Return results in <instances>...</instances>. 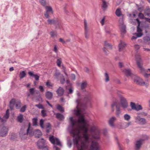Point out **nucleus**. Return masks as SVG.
Here are the masks:
<instances>
[{
    "label": "nucleus",
    "instance_id": "55",
    "mask_svg": "<svg viewBox=\"0 0 150 150\" xmlns=\"http://www.w3.org/2000/svg\"><path fill=\"white\" fill-rule=\"evenodd\" d=\"M8 110H7L6 112V114L4 116V118L7 119H8L9 117V113L8 112Z\"/></svg>",
    "mask_w": 150,
    "mask_h": 150
},
{
    "label": "nucleus",
    "instance_id": "14",
    "mask_svg": "<svg viewBox=\"0 0 150 150\" xmlns=\"http://www.w3.org/2000/svg\"><path fill=\"white\" fill-rule=\"evenodd\" d=\"M45 141L43 139H39L37 143V145L39 148H44Z\"/></svg>",
    "mask_w": 150,
    "mask_h": 150
},
{
    "label": "nucleus",
    "instance_id": "59",
    "mask_svg": "<svg viewBox=\"0 0 150 150\" xmlns=\"http://www.w3.org/2000/svg\"><path fill=\"white\" fill-rule=\"evenodd\" d=\"M44 16L45 17L47 18H50V16H49L48 12H46L44 14Z\"/></svg>",
    "mask_w": 150,
    "mask_h": 150
},
{
    "label": "nucleus",
    "instance_id": "41",
    "mask_svg": "<svg viewBox=\"0 0 150 150\" xmlns=\"http://www.w3.org/2000/svg\"><path fill=\"white\" fill-rule=\"evenodd\" d=\"M46 12H50L52 13H53V11L52 7L50 6H46Z\"/></svg>",
    "mask_w": 150,
    "mask_h": 150
},
{
    "label": "nucleus",
    "instance_id": "28",
    "mask_svg": "<svg viewBox=\"0 0 150 150\" xmlns=\"http://www.w3.org/2000/svg\"><path fill=\"white\" fill-rule=\"evenodd\" d=\"M28 74L30 76H33L36 80L38 81L39 80L40 77L37 74H34L31 71L29 72Z\"/></svg>",
    "mask_w": 150,
    "mask_h": 150
},
{
    "label": "nucleus",
    "instance_id": "17",
    "mask_svg": "<svg viewBox=\"0 0 150 150\" xmlns=\"http://www.w3.org/2000/svg\"><path fill=\"white\" fill-rule=\"evenodd\" d=\"M35 92V88H32L29 89V92H28L26 93L28 98H29L31 96L33 95Z\"/></svg>",
    "mask_w": 150,
    "mask_h": 150
},
{
    "label": "nucleus",
    "instance_id": "15",
    "mask_svg": "<svg viewBox=\"0 0 150 150\" xmlns=\"http://www.w3.org/2000/svg\"><path fill=\"white\" fill-rule=\"evenodd\" d=\"M117 119L116 117L114 116H113L110 118L108 121L109 124L112 127H114L115 125L114 124V122L116 121Z\"/></svg>",
    "mask_w": 150,
    "mask_h": 150
},
{
    "label": "nucleus",
    "instance_id": "2",
    "mask_svg": "<svg viewBox=\"0 0 150 150\" xmlns=\"http://www.w3.org/2000/svg\"><path fill=\"white\" fill-rule=\"evenodd\" d=\"M135 58L137 64L141 73L146 78L150 76V74L146 73V70L143 67V62L140 56L138 54H136L135 55Z\"/></svg>",
    "mask_w": 150,
    "mask_h": 150
},
{
    "label": "nucleus",
    "instance_id": "56",
    "mask_svg": "<svg viewBox=\"0 0 150 150\" xmlns=\"http://www.w3.org/2000/svg\"><path fill=\"white\" fill-rule=\"evenodd\" d=\"M117 143L118 144V147L119 149V150H123V148L122 146L118 142H117Z\"/></svg>",
    "mask_w": 150,
    "mask_h": 150
},
{
    "label": "nucleus",
    "instance_id": "45",
    "mask_svg": "<svg viewBox=\"0 0 150 150\" xmlns=\"http://www.w3.org/2000/svg\"><path fill=\"white\" fill-rule=\"evenodd\" d=\"M145 42L150 44V38L148 37H144V38Z\"/></svg>",
    "mask_w": 150,
    "mask_h": 150
},
{
    "label": "nucleus",
    "instance_id": "11",
    "mask_svg": "<svg viewBox=\"0 0 150 150\" xmlns=\"http://www.w3.org/2000/svg\"><path fill=\"white\" fill-rule=\"evenodd\" d=\"M121 106L124 108H126L128 106V103L126 99L123 97H120Z\"/></svg>",
    "mask_w": 150,
    "mask_h": 150
},
{
    "label": "nucleus",
    "instance_id": "49",
    "mask_svg": "<svg viewBox=\"0 0 150 150\" xmlns=\"http://www.w3.org/2000/svg\"><path fill=\"white\" fill-rule=\"evenodd\" d=\"M149 139V137L146 135H143L142 136V138L140 140H142V142H143L145 140H147Z\"/></svg>",
    "mask_w": 150,
    "mask_h": 150
},
{
    "label": "nucleus",
    "instance_id": "33",
    "mask_svg": "<svg viewBox=\"0 0 150 150\" xmlns=\"http://www.w3.org/2000/svg\"><path fill=\"white\" fill-rule=\"evenodd\" d=\"M52 38H54L57 36V33L56 31H52L50 32L49 33Z\"/></svg>",
    "mask_w": 150,
    "mask_h": 150
},
{
    "label": "nucleus",
    "instance_id": "25",
    "mask_svg": "<svg viewBox=\"0 0 150 150\" xmlns=\"http://www.w3.org/2000/svg\"><path fill=\"white\" fill-rule=\"evenodd\" d=\"M56 118L60 121L63 120L64 119V116L61 113H57L56 114Z\"/></svg>",
    "mask_w": 150,
    "mask_h": 150
},
{
    "label": "nucleus",
    "instance_id": "12",
    "mask_svg": "<svg viewBox=\"0 0 150 150\" xmlns=\"http://www.w3.org/2000/svg\"><path fill=\"white\" fill-rule=\"evenodd\" d=\"M8 131V128L6 127H2L0 132V135L1 137H5L7 135Z\"/></svg>",
    "mask_w": 150,
    "mask_h": 150
},
{
    "label": "nucleus",
    "instance_id": "13",
    "mask_svg": "<svg viewBox=\"0 0 150 150\" xmlns=\"http://www.w3.org/2000/svg\"><path fill=\"white\" fill-rule=\"evenodd\" d=\"M85 27V36L86 39H88L89 36V33L88 31V29L87 27V22L85 20L84 21Z\"/></svg>",
    "mask_w": 150,
    "mask_h": 150
},
{
    "label": "nucleus",
    "instance_id": "30",
    "mask_svg": "<svg viewBox=\"0 0 150 150\" xmlns=\"http://www.w3.org/2000/svg\"><path fill=\"white\" fill-rule=\"evenodd\" d=\"M87 83L86 81H83L81 84V88L82 90H83L87 86Z\"/></svg>",
    "mask_w": 150,
    "mask_h": 150
},
{
    "label": "nucleus",
    "instance_id": "57",
    "mask_svg": "<svg viewBox=\"0 0 150 150\" xmlns=\"http://www.w3.org/2000/svg\"><path fill=\"white\" fill-rule=\"evenodd\" d=\"M61 61L60 59H58L57 60V65L59 66L60 67L61 65Z\"/></svg>",
    "mask_w": 150,
    "mask_h": 150
},
{
    "label": "nucleus",
    "instance_id": "7",
    "mask_svg": "<svg viewBox=\"0 0 150 150\" xmlns=\"http://www.w3.org/2000/svg\"><path fill=\"white\" fill-rule=\"evenodd\" d=\"M90 148L92 150H100V149L98 143L95 141L92 142Z\"/></svg>",
    "mask_w": 150,
    "mask_h": 150
},
{
    "label": "nucleus",
    "instance_id": "42",
    "mask_svg": "<svg viewBox=\"0 0 150 150\" xmlns=\"http://www.w3.org/2000/svg\"><path fill=\"white\" fill-rule=\"evenodd\" d=\"M57 23H56L54 25L55 26V28H60L61 27V24L59 22L58 19L57 20Z\"/></svg>",
    "mask_w": 150,
    "mask_h": 150
},
{
    "label": "nucleus",
    "instance_id": "4",
    "mask_svg": "<svg viewBox=\"0 0 150 150\" xmlns=\"http://www.w3.org/2000/svg\"><path fill=\"white\" fill-rule=\"evenodd\" d=\"M132 78L134 82L138 85H142L145 84V82L141 79L135 75H132Z\"/></svg>",
    "mask_w": 150,
    "mask_h": 150
},
{
    "label": "nucleus",
    "instance_id": "37",
    "mask_svg": "<svg viewBox=\"0 0 150 150\" xmlns=\"http://www.w3.org/2000/svg\"><path fill=\"white\" fill-rule=\"evenodd\" d=\"M124 117L125 120L128 121L130 120L131 117L129 115L126 114L124 115Z\"/></svg>",
    "mask_w": 150,
    "mask_h": 150
},
{
    "label": "nucleus",
    "instance_id": "8",
    "mask_svg": "<svg viewBox=\"0 0 150 150\" xmlns=\"http://www.w3.org/2000/svg\"><path fill=\"white\" fill-rule=\"evenodd\" d=\"M74 113L76 116L79 117L77 122L79 124L82 125V123H81L79 122V120L80 118L81 119V118L82 117L84 119L85 122H86V120L84 118V115L80 114V110L79 109H77V110H74Z\"/></svg>",
    "mask_w": 150,
    "mask_h": 150
},
{
    "label": "nucleus",
    "instance_id": "22",
    "mask_svg": "<svg viewBox=\"0 0 150 150\" xmlns=\"http://www.w3.org/2000/svg\"><path fill=\"white\" fill-rule=\"evenodd\" d=\"M42 135L41 131L39 129H37L35 130L34 135L37 138H39Z\"/></svg>",
    "mask_w": 150,
    "mask_h": 150
},
{
    "label": "nucleus",
    "instance_id": "16",
    "mask_svg": "<svg viewBox=\"0 0 150 150\" xmlns=\"http://www.w3.org/2000/svg\"><path fill=\"white\" fill-rule=\"evenodd\" d=\"M104 45L105 47L103 49V51L106 54H107V52L106 50V49H107L108 50H111L112 49V46L110 44L106 42H105Z\"/></svg>",
    "mask_w": 150,
    "mask_h": 150
},
{
    "label": "nucleus",
    "instance_id": "60",
    "mask_svg": "<svg viewBox=\"0 0 150 150\" xmlns=\"http://www.w3.org/2000/svg\"><path fill=\"white\" fill-rule=\"evenodd\" d=\"M46 85L47 86H52V85L51 84V83L49 81H47L46 83Z\"/></svg>",
    "mask_w": 150,
    "mask_h": 150
},
{
    "label": "nucleus",
    "instance_id": "36",
    "mask_svg": "<svg viewBox=\"0 0 150 150\" xmlns=\"http://www.w3.org/2000/svg\"><path fill=\"white\" fill-rule=\"evenodd\" d=\"M115 14L118 17L122 15L120 9V8H118L115 11Z\"/></svg>",
    "mask_w": 150,
    "mask_h": 150
},
{
    "label": "nucleus",
    "instance_id": "43",
    "mask_svg": "<svg viewBox=\"0 0 150 150\" xmlns=\"http://www.w3.org/2000/svg\"><path fill=\"white\" fill-rule=\"evenodd\" d=\"M108 7V6L106 2L105 1H103V4L102 6V8L104 10L106 9Z\"/></svg>",
    "mask_w": 150,
    "mask_h": 150
},
{
    "label": "nucleus",
    "instance_id": "58",
    "mask_svg": "<svg viewBox=\"0 0 150 150\" xmlns=\"http://www.w3.org/2000/svg\"><path fill=\"white\" fill-rule=\"evenodd\" d=\"M138 16L140 18L142 19H143L145 18L143 14L141 13L139 14Z\"/></svg>",
    "mask_w": 150,
    "mask_h": 150
},
{
    "label": "nucleus",
    "instance_id": "54",
    "mask_svg": "<svg viewBox=\"0 0 150 150\" xmlns=\"http://www.w3.org/2000/svg\"><path fill=\"white\" fill-rule=\"evenodd\" d=\"M142 106L140 105H139L138 106L136 107L135 110L138 111L140 110H142Z\"/></svg>",
    "mask_w": 150,
    "mask_h": 150
},
{
    "label": "nucleus",
    "instance_id": "52",
    "mask_svg": "<svg viewBox=\"0 0 150 150\" xmlns=\"http://www.w3.org/2000/svg\"><path fill=\"white\" fill-rule=\"evenodd\" d=\"M135 34L138 38L141 37L143 35V34L142 32H138V33H135Z\"/></svg>",
    "mask_w": 150,
    "mask_h": 150
},
{
    "label": "nucleus",
    "instance_id": "40",
    "mask_svg": "<svg viewBox=\"0 0 150 150\" xmlns=\"http://www.w3.org/2000/svg\"><path fill=\"white\" fill-rule=\"evenodd\" d=\"M38 119L37 117L34 118L32 120L33 125V126H36L37 125Z\"/></svg>",
    "mask_w": 150,
    "mask_h": 150
},
{
    "label": "nucleus",
    "instance_id": "51",
    "mask_svg": "<svg viewBox=\"0 0 150 150\" xmlns=\"http://www.w3.org/2000/svg\"><path fill=\"white\" fill-rule=\"evenodd\" d=\"M130 106L131 107L132 109L135 110L136 107L134 103L133 102H131Z\"/></svg>",
    "mask_w": 150,
    "mask_h": 150
},
{
    "label": "nucleus",
    "instance_id": "44",
    "mask_svg": "<svg viewBox=\"0 0 150 150\" xmlns=\"http://www.w3.org/2000/svg\"><path fill=\"white\" fill-rule=\"evenodd\" d=\"M57 109L60 111L64 112V108L59 105H58L57 106Z\"/></svg>",
    "mask_w": 150,
    "mask_h": 150
},
{
    "label": "nucleus",
    "instance_id": "19",
    "mask_svg": "<svg viewBox=\"0 0 150 150\" xmlns=\"http://www.w3.org/2000/svg\"><path fill=\"white\" fill-rule=\"evenodd\" d=\"M142 140H139L136 141L135 144V149L139 150L140 149L142 144Z\"/></svg>",
    "mask_w": 150,
    "mask_h": 150
},
{
    "label": "nucleus",
    "instance_id": "46",
    "mask_svg": "<svg viewBox=\"0 0 150 150\" xmlns=\"http://www.w3.org/2000/svg\"><path fill=\"white\" fill-rule=\"evenodd\" d=\"M26 108L27 106L26 105H24L21 108L20 110V111L21 112H25L26 110Z\"/></svg>",
    "mask_w": 150,
    "mask_h": 150
},
{
    "label": "nucleus",
    "instance_id": "26",
    "mask_svg": "<svg viewBox=\"0 0 150 150\" xmlns=\"http://www.w3.org/2000/svg\"><path fill=\"white\" fill-rule=\"evenodd\" d=\"M45 96L49 100H51L52 98L53 94L52 92L48 91L46 92Z\"/></svg>",
    "mask_w": 150,
    "mask_h": 150
},
{
    "label": "nucleus",
    "instance_id": "34",
    "mask_svg": "<svg viewBox=\"0 0 150 150\" xmlns=\"http://www.w3.org/2000/svg\"><path fill=\"white\" fill-rule=\"evenodd\" d=\"M26 74L25 71H21L20 73L19 77L21 79L24 78L26 76Z\"/></svg>",
    "mask_w": 150,
    "mask_h": 150
},
{
    "label": "nucleus",
    "instance_id": "50",
    "mask_svg": "<svg viewBox=\"0 0 150 150\" xmlns=\"http://www.w3.org/2000/svg\"><path fill=\"white\" fill-rule=\"evenodd\" d=\"M39 2L43 6H45L46 4L45 0H40Z\"/></svg>",
    "mask_w": 150,
    "mask_h": 150
},
{
    "label": "nucleus",
    "instance_id": "39",
    "mask_svg": "<svg viewBox=\"0 0 150 150\" xmlns=\"http://www.w3.org/2000/svg\"><path fill=\"white\" fill-rule=\"evenodd\" d=\"M17 119L18 122L21 123L22 122L23 119V115L21 114L20 115L18 116L17 117Z\"/></svg>",
    "mask_w": 150,
    "mask_h": 150
},
{
    "label": "nucleus",
    "instance_id": "61",
    "mask_svg": "<svg viewBox=\"0 0 150 150\" xmlns=\"http://www.w3.org/2000/svg\"><path fill=\"white\" fill-rule=\"evenodd\" d=\"M73 90L72 88H70L69 89V92L68 93L69 94H71L73 93Z\"/></svg>",
    "mask_w": 150,
    "mask_h": 150
},
{
    "label": "nucleus",
    "instance_id": "27",
    "mask_svg": "<svg viewBox=\"0 0 150 150\" xmlns=\"http://www.w3.org/2000/svg\"><path fill=\"white\" fill-rule=\"evenodd\" d=\"M126 44L124 42H121L118 45L119 50L120 52L122 51L124 48L125 47Z\"/></svg>",
    "mask_w": 150,
    "mask_h": 150
},
{
    "label": "nucleus",
    "instance_id": "31",
    "mask_svg": "<svg viewBox=\"0 0 150 150\" xmlns=\"http://www.w3.org/2000/svg\"><path fill=\"white\" fill-rule=\"evenodd\" d=\"M123 71L127 76H130L132 75L131 70L129 69H125Z\"/></svg>",
    "mask_w": 150,
    "mask_h": 150
},
{
    "label": "nucleus",
    "instance_id": "24",
    "mask_svg": "<svg viewBox=\"0 0 150 150\" xmlns=\"http://www.w3.org/2000/svg\"><path fill=\"white\" fill-rule=\"evenodd\" d=\"M58 19L57 18H55L52 19H49L47 20V21L49 24H52L55 25L56 23H57V20Z\"/></svg>",
    "mask_w": 150,
    "mask_h": 150
},
{
    "label": "nucleus",
    "instance_id": "32",
    "mask_svg": "<svg viewBox=\"0 0 150 150\" xmlns=\"http://www.w3.org/2000/svg\"><path fill=\"white\" fill-rule=\"evenodd\" d=\"M77 95L78 96V98L77 100H76V102L77 103V106L76 107L78 108V107H79V105L80 104V102H81V100H80V93L78 92L77 93Z\"/></svg>",
    "mask_w": 150,
    "mask_h": 150
},
{
    "label": "nucleus",
    "instance_id": "9",
    "mask_svg": "<svg viewBox=\"0 0 150 150\" xmlns=\"http://www.w3.org/2000/svg\"><path fill=\"white\" fill-rule=\"evenodd\" d=\"M132 23L134 25H135L137 23L138 25L137 26V32H142V30L139 27L140 24V22L138 18L134 19L132 21Z\"/></svg>",
    "mask_w": 150,
    "mask_h": 150
},
{
    "label": "nucleus",
    "instance_id": "35",
    "mask_svg": "<svg viewBox=\"0 0 150 150\" xmlns=\"http://www.w3.org/2000/svg\"><path fill=\"white\" fill-rule=\"evenodd\" d=\"M104 77L105 82H108L109 81V77L108 74L107 72L104 74Z\"/></svg>",
    "mask_w": 150,
    "mask_h": 150
},
{
    "label": "nucleus",
    "instance_id": "29",
    "mask_svg": "<svg viewBox=\"0 0 150 150\" xmlns=\"http://www.w3.org/2000/svg\"><path fill=\"white\" fill-rule=\"evenodd\" d=\"M123 21H122L121 23L122 24V25L121 29V32L122 33L125 34L126 32V26L125 25L123 24Z\"/></svg>",
    "mask_w": 150,
    "mask_h": 150
},
{
    "label": "nucleus",
    "instance_id": "20",
    "mask_svg": "<svg viewBox=\"0 0 150 150\" xmlns=\"http://www.w3.org/2000/svg\"><path fill=\"white\" fill-rule=\"evenodd\" d=\"M64 92V91L63 88L61 87H59V88L56 91V92L58 94V96H62L63 95Z\"/></svg>",
    "mask_w": 150,
    "mask_h": 150
},
{
    "label": "nucleus",
    "instance_id": "53",
    "mask_svg": "<svg viewBox=\"0 0 150 150\" xmlns=\"http://www.w3.org/2000/svg\"><path fill=\"white\" fill-rule=\"evenodd\" d=\"M35 106L38 108L39 109H44V107H43V105L40 104H39L38 105H36Z\"/></svg>",
    "mask_w": 150,
    "mask_h": 150
},
{
    "label": "nucleus",
    "instance_id": "47",
    "mask_svg": "<svg viewBox=\"0 0 150 150\" xmlns=\"http://www.w3.org/2000/svg\"><path fill=\"white\" fill-rule=\"evenodd\" d=\"M46 110H42L41 111V113L42 114V115L43 117H45L47 115V114L46 113Z\"/></svg>",
    "mask_w": 150,
    "mask_h": 150
},
{
    "label": "nucleus",
    "instance_id": "5",
    "mask_svg": "<svg viewBox=\"0 0 150 150\" xmlns=\"http://www.w3.org/2000/svg\"><path fill=\"white\" fill-rule=\"evenodd\" d=\"M115 106L116 107V115L117 117H119L121 113V111L120 108V106L119 103L117 102H115L111 105V107L112 108L113 111H114L113 108Z\"/></svg>",
    "mask_w": 150,
    "mask_h": 150
},
{
    "label": "nucleus",
    "instance_id": "6",
    "mask_svg": "<svg viewBox=\"0 0 150 150\" xmlns=\"http://www.w3.org/2000/svg\"><path fill=\"white\" fill-rule=\"evenodd\" d=\"M91 93L90 91H86L84 98V100L86 103L84 104L85 107H86V104L89 102L91 100Z\"/></svg>",
    "mask_w": 150,
    "mask_h": 150
},
{
    "label": "nucleus",
    "instance_id": "10",
    "mask_svg": "<svg viewBox=\"0 0 150 150\" xmlns=\"http://www.w3.org/2000/svg\"><path fill=\"white\" fill-rule=\"evenodd\" d=\"M49 140L53 144H54L55 142H56L57 145L61 146V144L59 139L56 138H54L53 136L50 137Z\"/></svg>",
    "mask_w": 150,
    "mask_h": 150
},
{
    "label": "nucleus",
    "instance_id": "23",
    "mask_svg": "<svg viewBox=\"0 0 150 150\" xmlns=\"http://www.w3.org/2000/svg\"><path fill=\"white\" fill-rule=\"evenodd\" d=\"M131 122H125L121 124V129H125L131 125Z\"/></svg>",
    "mask_w": 150,
    "mask_h": 150
},
{
    "label": "nucleus",
    "instance_id": "48",
    "mask_svg": "<svg viewBox=\"0 0 150 150\" xmlns=\"http://www.w3.org/2000/svg\"><path fill=\"white\" fill-rule=\"evenodd\" d=\"M44 121L43 120L41 119L40 120V127L42 128H44Z\"/></svg>",
    "mask_w": 150,
    "mask_h": 150
},
{
    "label": "nucleus",
    "instance_id": "21",
    "mask_svg": "<svg viewBox=\"0 0 150 150\" xmlns=\"http://www.w3.org/2000/svg\"><path fill=\"white\" fill-rule=\"evenodd\" d=\"M135 119L143 124H145L146 123V119L144 118H141L140 116H137L136 118Z\"/></svg>",
    "mask_w": 150,
    "mask_h": 150
},
{
    "label": "nucleus",
    "instance_id": "63",
    "mask_svg": "<svg viewBox=\"0 0 150 150\" xmlns=\"http://www.w3.org/2000/svg\"><path fill=\"white\" fill-rule=\"evenodd\" d=\"M46 128L47 129H50L51 128V126L50 124L49 123H47V126L46 127Z\"/></svg>",
    "mask_w": 150,
    "mask_h": 150
},
{
    "label": "nucleus",
    "instance_id": "3",
    "mask_svg": "<svg viewBox=\"0 0 150 150\" xmlns=\"http://www.w3.org/2000/svg\"><path fill=\"white\" fill-rule=\"evenodd\" d=\"M35 131H33V128L31 127L30 123H28V127L27 130V132L26 133L23 134L21 132L20 134V136L22 139L25 138H26V136L29 135L30 136L34 135Z\"/></svg>",
    "mask_w": 150,
    "mask_h": 150
},
{
    "label": "nucleus",
    "instance_id": "1",
    "mask_svg": "<svg viewBox=\"0 0 150 150\" xmlns=\"http://www.w3.org/2000/svg\"><path fill=\"white\" fill-rule=\"evenodd\" d=\"M69 121L71 126L70 132L73 135L74 144L76 146L78 150H84L86 148V143L89 142L88 129L86 127V122H85L83 118H80L79 122L81 123L82 125L75 128L74 126L76 125V122L72 117L69 118Z\"/></svg>",
    "mask_w": 150,
    "mask_h": 150
},
{
    "label": "nucleus",
    "instance_id": "18",
    "mask_svg": "<svg viewBox=\"0 0 150 150\" xmlns=\"http://www.w3.org/2000/svg\"><path fill=\"white\" fill-rule=\"evenodd\" d=\"M16 104L15 99L14 98L12 99L9 103V107L11 110H13L14 107L15 105Z\"/></svg>",
    "mask_w": 150,
    "mask_h": 150
},
{
    "label": "nucleus",
    "instance_id": "38",
    "mask_svg": "<svg viewBox=\"0 0 150 150\" xmlns=\"http://www.w3.org/2000/svg\"><path fill=\"white\" fill-rule=\"evenodd\" d=\"M145 13L149 17H150V8L149 7H147L145 11Z\"/></svg>",
    "mask_w": 150,
    "mask_h": 150
},
{
    "label": "nucleus",
    "instance_id": "62",
    "mask_svg": "<svg viewBox=\"0 0 150 150\" xmlns=\"http://www.w3.org/2000/svg\"><path fill=\"white\" fill-rule=\"evenodd\" d=\"M39 88L40 89V91L42 92H43L44 91V89L43 88V87L42 86H39Z\"/></svg>",
    "mask_w": 150,
    "mask_h": 150
},
{
    "label": "nucleus",
    "instance_id": "64",
    "mask_svg": "<svg viewBox=\"0 0 150 150\" xmlns=\"http://www.w3.org/2000/svg\"><path fill=\"white\" fill-rule=\"evenodd\" d=\"M105 20V17H104L100 21V23L102 25H104Z\"/></svg>",
    "mask_w": 150,
    "mask_h": 150
}]
</instances>
